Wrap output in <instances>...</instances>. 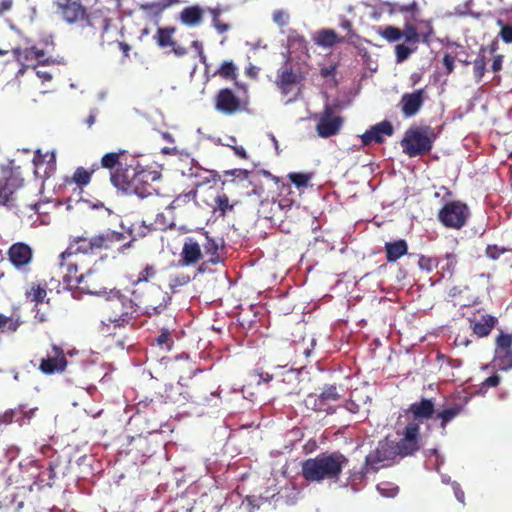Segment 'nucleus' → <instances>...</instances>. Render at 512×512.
Segmentation results:
<instances>
[{"mask_svg": "<svg viewBox=\"0 0 512 512\" xmlns=\"http://www.w3.org/2000/svg\"><path fill=\"white\" fill-rule=\"evenodd\" d=\"M349 459L340 451L322 452L301 462V475L310 483L339 481Z\"/></svg>", "mask_w": 512, "mask_h": 512, "instance_id": "obj_1", "label": "nucleus"}, {"mask_svg": "<svg viewBox=\"0 0 512 512\" xmlns=\"http://www.w3.org/2000/svg\"><path fill=\"white\" fill-rule=\"evenodd\" d=\"M153 172L143 168L141 165H125V169L111 175V184L125 194L136 195L141 199L153 194V187L150 181L155 180Z\"/></svg>", "mask_w": 512, "mask_h": 512, "instance_id": "obj_2", "label": "nucleus"}, {"mask_svg": "<svg viewBox=\"0 0 512 512\" xmlns=\"http://www.w3.org/2000/svg\"><path fill=\"white\" fill-rule=\"evenodd\" d=\"M134 296H127L119 290H111L104 297L100 311L114 328H123L138 318Z\"/></svg>", "mask_w": 512, "mask_h": 512, "instance_id": "obj_3", "label": "nucleus"}, {"mask_svg": "<svg viewBox=\"0 0 512 512\" xmlns=\"http://www.w3.org/2000/svg\"><path fill=\"white\" fill-rule=\"evenodd\" d=\"M220 246V241L211 237L208 232L201 231L185 239L178 263L180 266L195 265L205 255L208 257V262L216 264L220 261L218 253Z\"/></svg>", "mask_w": 512, "mask_h": 512, "instance_id": "obj_4", "label": "nucleus"}, {"mask_svg": "<svg viewBox=\"0 0 512 512\" xmlns=\"http://www.w3.org/2000/svg\"><path fill=\"white\" fill-rule=\"evenodd\" d=\"M132 296L135 298L138 317L156 316L166 310L171 297L157 284H147L142 288L134 289Z\"/></svg>", "mask_w": 512, "mask_h": 512, "instance_id": "obj_5", "label": "nucleus"}, {"mask_svg": "<svg viewBox=\"0 0 512 512\" xmlns=\"http://www.w3.org/2000/svg\"><path fill=\"white\" fill-rule=\"evenodd\" d=\"M434 129L429 125L410 126L404 133L400 145L403 153L409 157L428 154L436 140Z\"/></svg>", "mask_w": 512, "mask_h": 512, "instance_id": "obj_6", "label": "nucleus"}, {"mask_svg": "<svg viewBox=\"0 0 512 512\" xmlns=\"http://www.w3.org/2000/svg\"><path fill=\"white\" fill-rule=\"evenodd\" d=\"M184 382L185 378L180 377L176 386L166 389V399L168 401L180 405L190 401L199 405L209 401L213 396L211 389L206 387L203 382L192 379L190 383Z\"/></svg>", "mask_w": 512, "mask_h": 512, "instance_id": "obj_7", "label": "nucleus"}, {"mask_svg": "<svg viewBox=\"0 0 512 512\" xmlns=\"http://www.w3.org/2000/svg\"><path fill=\"white\" fill-rule=\"evenodd\" d=\"M57 11L68 24L82 29L95 26L96 17L88 13L81 0H57Z\"/></svg>", "mask_w": 512, "mask_h": 512, "instance_id": "obj_8", "label": "nucleus"}, {"mask_svg": "<svg viewBox=\"0 0 512 512\" xmlns=\"http://www.w3.org/2000/svg\"><path fill=\"white\" fill-rule=\"evenodd\" d=\"M470 216L466 203L450 201L438 211L437 219L446 228L459 230L464 227Z\"/></svg>", "mask_w": 512, "mask_h": 512, "instance_id": "obj_9", "label": "nucleus"}, {"mask_svg": "<svg viewBox=\"0 0 512 512\" xmlns=\"http://www.w3.org/2000/svg\"><path fill=\"white\" fill-rule=\"evenodd\" d=\"M366 464L377 472L381 468L393 465L399 460V454L395 448L394 441L387 437L380 440L376 448L366 455Z\"/></svg>", "mask_w": 512, "mask_h": 512, "instance_id": "obj_10", "label": "nucleus"}, {"mask_svg": "<svg viewBox=\"0 0 512 512\" xmlns=\"http://www.w3.org/2000/svg\"><path fill=\"white\" fill-rule=\"evenodd\" d=\"M397 434L400 439L394 442V445L399 454V459L412 456L421 449L420 426L415 421L408 422L402 432H397Z\"/></svg>", "mask_w": 512, "mask_h": 512, "instance_id": "obj_11", "label": "nucleus"}, {"mask_svg": "<svg viewBox=\"0 0 512 512\" xmlns=\"http://www.w3.org/2000/svg\"><path fill=\"white\" fill-rule=\"evenodd\" d=\"M341 398L335 385H325L320 394L310 393L304 400L306 408L315 412H334L333 404Z\"/></svg>", "mask_w": 512, "mask_h": 512, "instance_id": "obj_12", "label": "nucleus"}, {"mask_svg": "<svg viewBox=\"0 0 512 512\" xmlns=\"http://www.w3.org/2000/svg\"><path fill=\"white\" fill-rule=\"evenodd\" d=\"M60 267L65 270L63 273V281L68 286H80L83 290L90 294H95L96 291L88 283V278L93 276L92 271H88L86 274L79 273L77 260L71 258H60Z\"/></svg>", "mask_w": 512, "mask_h": 512, "instance_id": "obj_13", "label": "nucleus"}, {"mask_svg": "<svg viewBox=\"0 0 512 512\" xmlns=\"http://www.w3.org/2000/svg\"><path fill=\"white\" fill-rule=\"evenodd\" d=\"M12 53L16 62L22 66L19 73H23L26 68H36L39 65H46L52 62L49 58H46L44 50L38 49L35 46L24 49L17 47L12 49Z\"/></svg>", "mask_w": 512, "mask_h": 512, "instance_id": "obj_14", "label": "nucleus"}, {"mask_svg": "<svg viewBox=\"0 0 512 512\" xmlns=\"http://www.w3.org/2000/svg\"><path fill=\"white\" fill-rule=\"evenodd\" d=\"M248 101L238 98L231 89L223 88L215 96V108L225 115H233L247 109Z\"/></svg>", "mask_w": 512, "mask_h": 512, "instance_id": "obj_15", "label": "nucleus"}, {"mask_svg": "<svg viewBox=\"0 0 512 512\" xmlns=\"http://www.w3.org/2000/svg\"><path fill=\"white\" fill-rule=\"evenodd\" d=\"M343 125V118L334 115V109L330 105H326L323 112L319 116L316 125V131L321 138H328L339 133Z\"/></svg>", "mask_w": 512, "mask_h": 512, "instance_id": "obj_16", "label": "nucleus"}, {"mask_svg": "<svg viewBox=\"0 0 512 512\" xmlns=\"http://www.w3.org/2000/svg\"><path fill=\"white\" fill-rule=\"evenodd\" d=\"M67 359L61 347L52 345L46 357L42 358L39 370L45 375L61 373L67 367Z\"/></svg>", "mask_w": 512, "mask_h": 512, "instance_id": "obj_17", "label": "nucleus"}, {"mask_svg": "<svg viewBox=\"0 0 512 512\" xmlns=\"http://www.w3.org/2000/svg\"><path fill=\"white\" fill-rule=\"evenodd\" d=\"M427 98L428 95L424 88L411 93H404L400 99L401 112L408 118L415 116L419 113Z\"/></svg>", "mask_w": 512, "mask_h": 512, "instance_id": "obj_18", "label": "nucleus"}, {"mask_svg": "<svg viewBox=\"0 0 512 512\" xmlns=\"http://www.w3.org/2000/svg\"><path fill=\"white\" fill-rule=\"evenodd\" d=\"M435 414V403L431 398H422L419 402H414L405 410V415L411 416V421H415L420 426L426 420L432 419Z\"/></svg>", "mask_w": 512, "mask_h": 512, "instance_id": "obj_19", "label": "nucleus"}, {"mask_svg": "<svg viewBox=\"0 0 512 512\" xmlns=\"http://www.w3.org/2000/svg\"><path fill=\"white\" fill-rule=\"evenodd\" d=\"M126 236L122 232L107 230L101 234L95 235L97 250L125 249L130 247L131 242L123 243Z\"/></svg>", "mask_w": 512, "mask_h": 512, "instance_id": "obj_20", "label": "nucleus"}, {"mask_svg": "<svg viewBox=\"0 0 512 512\" xmlns=\"http://www.w3.org/2000/svg\"><path fill=\"white\" fill-rule=\"evenodd\" d=\"M495 361L504 369L512 368V335L501 333L496 339Z\"/></svg>", "mask_w": 512, "mask_h": 512, "instance_id": "obj_21", "label": "nucleus"}, {"mask_svg": "<svg viewBox=\"0 0 512 512\" xmlns=\"http://www.w3.org/2000/svg\"><path fill=\"white\" fill-rule=\"evenodd\" d=\"M8 259L14 267L21 269L31 263L33 259L32 248L23 242H17L8 249Z\"/></svg>", "mask_w": 512, "mask_h": 512, "instance_id": "obj_22", "label": "nucleus"}, {"mask_svg": "<svg viewBox=\"0 0 512 512\" xmlns=\"http://www.w3.org/2000/svg\"><path fill=\"white\" fill-rule=\"evenodd\" d=\"M95 251H97L95 236H80L76 237L67 247V249L60 254V258H71L77 256L80 253L89 254L94 253Z\"/></svg>", "mask_w": 512, "mask_h": 512, "instance_id": "obj_23", "label": "nucleus"}, {"mask_svg": "<svg viewBox=\"0 0 512 512\" xmlns=\"http://www.w3.org/2000/svg\"><path fill=\"white\" fill-rule=\"evenodd\" d=\"M394 128L391 122L384 120L380 123L375 124L364 134L361 135V141L363 146H368L372 142L381 144L384 142V136H392Z\"/></svg>", "mask_w": 512, "mask_h": 512, "instance_id": "obj_24", "label": "nucleus"}, {"mask_svg": "<svg viewBox=\"0 0 512 512\" xmlns=\"http://www.w3.org/2000/svg\"><path fill=\"white\" fill-rule=\"evenodd\" d=\"M197 189H191L188 192L180 193L166 207L167 211H179L181 214H188L197 207Z\"/></svg>", "mask_w": 512, "mask_h": 512, "instance_id": "obj_25", "label": "nucleus"}, {"mask_svg": "<svg viewBox=\"0 0 512 512\" xmlns=\"http://www.w3.org/2000/svg\"><path fill=\"white\" fill-rule=\"evenodd\" d=\"M497 44L492 43L489 46H481L477 58L473 62V73L476 81H481L485 71L488 55H493L497 50Z\"/></svg>", "mask_w": 512, "mask_h": 512, "instance_id": "obj_26", "label": "nucleus"}, {"mask_svg": "<svg viewBox=\"0 0 512 512\" xmlns=\"http://www.w3.org/2000/svg\"><path fill=\"white\" fill-rule=\"evenodd\" d=\"M126 155L125 150H118L117 152H108L105 153L101 159L99 168H105L109 170V175L111 176L113 173L119 171V169H125V165L122 162V158Z\"/></svg>", "mask_w": 512, "mask_h": 512, "instance_id": "obj_27", "label": "nucleus"}, {"mask_svg": "<svg viewBox=\"0 0 512 512\" xmlns=\"http://www.w3.org/2000/svg\"><path fill=\"white\" fill-rule=\"evenodd\" d=\"M205 9L198 5L185 7L179 14V20L187 27H197L202 24Z\"/></svg>", "mask_w": 512, "mask_h": 512, "instance_id": "obj_28", "label": "nucleus"}, {"mask_svg": "<svg viewBox=\"0 0 512 512\" xmlns=\"http://www.w3.org/2000/svg\"><path fill=\"white\" fill-rule=\"evenodd\" d=\"M180 3V0H160L140 4L139 9L150 18H160L162 13L169 7Z\"/></svg>", "mask_w": 512, "mask_h": 512, "instance_id": "obj_29", "label": "nucleus"}, {"mask_svg": "<svg viewBox=\"0 0 512 512\" xmlns=\"http://www.w3.org/2000/svg\"><path fill=\"white\" fill-rule=\"evenodd\" d=\"M314 43L322 48L330 49L336 44L343 43V39L330 28L320 29L313 37Z\"/></svg>", "mask_w": 512, "mask_h": 512, "instance_id": "obj_30", "label": "nucleus"}, {"mask_svg": "<svg viewBox=\"0 0 512 512\" xmlns=\"http://www.w3.org/2000/svg\"><path fill=\"white\" fill-rule=\"evenodd\" d=\"M384 248L388 263H394L408 253V244L404 239L386 242Z\"/></svg>", "mask_w": 512, "mask_h": 512, "instance_id": "obj_31", "label": "nucleus"}, {"mask_svg": "<svg viewBox=\"0 0 512 512\" xmlns=\"http://www.w3.org/2000/svg\"><path fill=\"white\" fill-rule=\"evenodd\" d=\"M21 186L20 180L10 175L9 177H0V204H6L12 199L14 192Z\"/></svg>", "mask_w": 512, "mask_h": 512, "instance_id": "obj_32", "label": "nucleus"}, {"mask_svg": "<svg viewBox=\"0 0 512 512\" xmlns=\"http://www.w3.org/2000/svg\"><path fill=\"white\" fill-rule=\"evenodd\" d=\"M299 82V76L293 71L292 68H284L278 70L277 86L282 94L287 95L291 87Z\"/></svg>", "mask_w": 512, "mask_h": 512, "instance_id": "obj_33", "label": "nucleus"}, {"mask_svg": "<svg viewBox=\"0 0 512 512\" xmlns=\"http://www.w3.org/2000/svg\"><path fill=\"white\" fill-rule=\"evenodd\" d=\"M496 323L497 319L491 315H483L479 321L470 320L471 329L479 338L488 336Z\"/></svg>", "mask_w": 512, "mask_h": 512, "instance_id": "obj_34", "label": "nucleus"}, {"mask_svg": "<svg viewBox=\"0 0 512 512\" xmlns=\"http://www.w3.org/2000/svg\"><path fill=\"white\" fill-rule=\"evenodd\" d=\"M370 472H372V468L366 464L365 460L361 467H353L348 471L347 485L351 486L354 490H357L358 487L366 480L367 475Z\"/></svg>", "mask_w": 512, "mask_h": 512, "instance_id": "obj_35", "label": "nucleus"}, {"mask_svg": "<svg viewBox=\"0 0 512 512\" xmlns=\"http://www.w3.org/2000/svg\"><path fill=\"white\" fill-rule=\"evenodd\" d=\"M175 32V27H159L154 35V40L161 48L175 46L176 41L173 39Z\"/></svg>", "mask_w": 512, "mask_h": 512, "instance_id": "obj_36", "label": "nucleus"}, {"mask_svg": "<svg viewBox=\"0 0 512 512\" xmlns=\"http://www.w3.org/2000/svg\"><path fill=\"white\" fill-rule=\"evenodd\" d=\"M97 170H99L97 163L93 164L89 170L84 167H77L73 173L72 181L79 187L87 186L91 181L92 174Z\"/></svg>", "mask_w": 512, "mask_h": 512, "instance_id": "obj_37", "label": "nucleus"}, {"mask_svg": "<svg viewBox=\"0 0 512 512\" xmlns=\"http://www.w3.org/2000/svg\"><path fill=\"white\" fill-rule=\"evenodd\" d=\"M462 406L453 404L452 406L443 409L436 414V419L440 421V427L445 430L448 423L455 419L462 412Z\"/></svg>", "mask_w": 512, "mask_h": 512, "instance_id": "obj_38", "label": "nucleus"}, {"mask_svg": "<svg viewBox=\"0 0 512 512\" xmlns=\"http://www.w3.org/2000/svg\"><path fill=\"white\" fill-rule=\"evenodd\" d=\"M151 226H153L155 231H166L167 229L173 228L175 226V222L172 211H168V213L159 212L156 215L154 222L151 223Z\"/></svg>", "mask_w": 512, "mask_h": 512, "instance_id": "obj_39", "label": "nucleus"}, {"mask_svg": "<svg viewBox=\"0 0 512 512\" xmlns=\"http://www.w3.org/2000/svg\"><path fill=\"white\" fill-rule=\"evenodd\" d=\"M23 321L20 316H6L0 313V333H15L22 325Z\"/></svg>", "mask_w": 512, "mask_h": 512, "instance_id": "obj_40", "label": "nucleus"}, {"mask_svg": "<svg viewBox=\"0 0 512 512\" xmlns=\"http://www.w3.org/2000/svg\"><path fill=\"white\" fill-rule=\"evenodd\" d=\"M215 75L225 80H235L237 78V67L231 60L224 61L216 70Z\"/></svg>", "mask_w": 512, "mask_h": 512, "instance_id": "obj_41", "label": "nucleus"}, {"mask_svg": "<svg viewBox=\"0 0 512 512\" xmlns=\"http://www.w3.org/2000/svg\"><path fill=\"white\" fill-rule=\"evenodd\" d=\"M416 50H417L416 45L397 44L394 48L396 62L403 63L410 57V55L412 53L416 52Z\"/></svg>", "mask_w": 512, "mask_h": 512, "instance_id": "obj_42", "label": "nucleus"}, {"mask_svg": "<svg viewBox=\"0 0 512 512\" xmlns=\"http://www.w3.org/2000/svg\"><path fill=\"white\" fill-rule=\"evenodd\" d=\"M157 275V268L155 265L147 264L137 275V279L133 282L134 285L147 283L154 279Z\"/></svg>", "mask_w": 512, "mask_h": 512, "instance_id": "obj_43", "label": "nucleus"}, {"mask_svg": "<svg viewBox=\"0 0 512 512\" xmlns=\"http://www.w3.org/2000/svg\"><path fill=\"white\" fill-rule=\"evenodd\" d=\"M379 35L388 42L399 41L403 37L402 30L398 27L388 25L378 31Z\"/></svg>", "mask_w": 512, "mask_h": 512, "instance_id": "obj_44", "label": "nucleus"}, {"mask_svg": "<svg viewBox=\"0 0 512 512\" xmlns=\"http://www.w3.org/2000/svg\"><path fill=\"white\" fill-rule=\"evenodd\" d=\"M312 176V173L301 172H291L288 174L289 180L299 189L308 187Z\"/></svg>", "mask_w": 512, "mask_h": 512, "instance_id": "obj_45", "label": "nucleus"}, {"mask_svg": "<svg viewBox=\"0 0 512 512\" xmlns=\"http://www.w3.org/2000/svg\"><path fill=\"white\" fill-rule=\"evenodd\" d=\"M152 231H155L153 226L150 224H146L145 221H142L140 223H133L130 227V233L133 235V238L136 237H145Z\"/></svg>", "mask_w": 512, "mask_h": 512, "instance_id": "obj_46", "label": "nucleus"}, {"mask_svg": "<svg viewBox=\"0 0 512 512\" xmlns=\"http://www.w3.org/2000/svg\"><path fill=\"white\" fill-rule=\"evenodd\" d=\"M402 33L407 44L417 46V43L420 42V33L417 32V29L414 25L406 24L402 30Z\"/></svg>", "mask_w": 512, "mask_h": 512, "instance_id": "obj_47", "label": "nucleus"}, {"mask_svg": "<svg viewBox=\"0 0 512 512\" xmlns=\"http://www.w3.org/2000/svg\"><path fill=\"white\" fill-rule=\"evenodd\" d=\"M191 281V277L187 273H177L170 276L169 279V287L172 291H175L176 288L185 286Z\"/></svg>", "mask_w": 512, "mask_h": 512, "instance_id": "obj_48", "label": "nucleus"}, {"mask_svg": "<svg viewBox=\"0 0 512 512\" xmlns=\"http://www.w3.org/2000/svg\"><path fill=\"white\" fill-rule=\"evenodd\" d=\"M215 204V210H218L221 216H225L227 211L233 209V205H230L229 198L226 194L218 195L215 198Z\"/></svg>", "mask_w": 512, "mask_h": 512, "instance_id": "obj_49", "label": "nucleus"}, {"mask_svg": "<svg viewBox=\"0 0 512 512\" xmlns=\"http://www.w3.org/2000/svg\"><path fill=\"white\" fill-rule=\"evenodd\" d=\"M23 414L24 410L22 407L7 411L2 416H0V423L9 424L13 421L19 422Z\"/></svg>", "mask_w": 512, "mask_h": 512, "instance_id": "obj_50", "label": "nucleus"}, {"mask_svg": "<svg viewBox=\"0 0 512 512\" xmlns=\"http://www.w3.org/2000/svg\"><path fill=\"white\" fill-rule=\"evenodd\" d=\"M500 382H501V377L497 373H494L493 375L486 378L480 384L479 392L486 393L488 391V389L497 387L500 384Z\"/></svg>", "mask_w": 512, "mask_h": 512, "instance_id": "obj_51", "label": "nucleus"}, {"mask_svg": "<svg viewBox=\"0 0 512 512\" xmlns=\"http://www.w3.org/2000/svg\"><path fill=\"white\" fill-rule=\"evenodd\" d=\"M46 158H49L48 160V164L50 166L51 169L54 168L55 166V163H56V160H55V155L53 153L49 154V153H46V154H41L40 150H37L35 155H34V164L36 167H40L46 160Z\"/></svg>", "mask_w": 512, "mask_h": 512, "instance_id": "obj_52", "label": "nucleus"}, {"mask_svg": "<svg viewBox=\"0 0 512 512\" xmlns=\"http://www.w3.org/2000/svg\"><path fill=\"white\" fill-rule=\"evenodd\" d=\"M156 343L160 347H165L170 350L174 344L170 331L168 329H163L161 334L156 338Z\"/></svg>", "mask_w": 512, "mask_h": 512, "instance_id": "obj_53", "label": "nucleus"}, {"mask_svg": "<svg viewBox=\"0 0 512 512\" xmlns=\"http://www.w3.org/2000/svg\"><path fill=\"white\" fill-rule=\"evenodd\" d=\"M508 251L505 247H499L498 245H488L486 247V256L492 260H497L499 257Z\"/></svg>", "mask_w": 512, "mask_h": 512, "instance_id": "obj_54", "label": "nucleus"}, {"mask_svg": "<svg viewBox=\"0 0 512 512\" xmlns=\"http://www.w3.org/2000/svg\"><path fill=\"white\" fill-rule=\"evenodd\" d=\"M32 300L36 302V304L42 303L47 295L45 287L40 285H33L32 288Z\"/></svg>", "mask_w": 512, "mask_h": 512, "instance_id": "obj_55", "label": "nucleus"}, {"mask_svg": "<svg viewBox=\"0 0 512 512\" xmlns=\"http://www.w3.org/2000/svg\"><path fill=\"white\" fill-rule=\"evenodd\" d=\"M421 270L431 272L437 266V261L434 258L421 256L418 261Z\"/></svg>", "mask_w": 512, "mask_h": 512, "instance_id": "obj_56", "label": "nucleus"}, {"mask_svg": "<svg viewBox=\"0 0 512 512\" xmlns=\"http://www.w3.org/2000/svg\"><path fill=\"white\" fill-rule=\"evenodd\" d=\"M191 47L197 52L200 62L205 64L207 57L204 52L203 43L199 40H194L191 42Z\"/></svg>", "mask_w": 512, "mask_h": 512, "instance_id": "obj_57", "label": "nucleus"}, {"mask_svg": "<svg viewBox=\"0 0 512 512\" xmlns=\"http://www.w3.org/2000/svg\"><path fill=\"white\" fill-rule=\"evenodd\" d=\"M499 35L505 43H512V25L503 24Z\"/></svg>", "mask_w": 512, "mask_h": 512, "instance_id": "obj_58", "label": "nucleus"}, {"mask_svg": "<svg viewBox=\"0 0 512 512\" xmlns=\"http://www.w3.org/2000/svg\"><path fill=\"white\" fill-rule=\"evenodd\" d=\"M442 62H443V65L446 69V74L447 75H450L453 73L454 71V62H455V57L446 53L444 54L443 56V59H442Z\"/></svg>", "mask_w": 512, "mask_h": 512, "instance_id": "obj_59", "label": "nucleus"}, {"mask_svg": "<svg viewBox=\"0 0 512 512\" xmlns=\"http://www.w3.org/2000/svg\"><path fill=\"white\" fill-rule=\"evenodd\" d=\"M340 37L341 39H343V43H347L354 46H356V44L361 39L360 35L355 31V29L352 32L346 33L345 36Z\"/></svg>", "mask_w": 512, "mask_h": 512, "instance_id": "obj_60", "label": "nucleus"}, {"mask_svg": "<svg viewBox=\"0 0 512 512\" xmlns=\"http://www.w3.org/2000/svg\"><path fill=\"white\" fill-rule=\"evenodd\" d=\"M212 26L217 30L218 33L223 34L227 32L231 26L219 19H212Z\"/></svg>", "mask_w": 512, "mask_h": 512, "instance_id": "obj_61", "label": "nucleus"}, {"mask_svg": "<svg viewBox=\"0 0 512 512\" xmlns=\"http://www.w3.org/2000/svg\"><path fill=\"white\" fill-rule=\"evenodd\" d=\"M336 70H337L336 64L325 66L320 69V75L322 78H328V77L333 76L335 74Z\"/></svg>", "mask_w": 512, "mask_h": 512, "instance_id": "obj_62", "label": "nucleus"}, {"mask_svg": "<svg viewBox=\"0 0 512 512\" xmlns=\"http://www.w3.org/2000/svg\"><path fill=\"white\" fill-rule=\"evenodd\" d=\"M283 382H293V381H298V378H299V374L296 370L294 369H289V370H286L285 373L283 374Z\"/></svg>", "mask_w": 512, "mask_h": 512, "instance_id": "obj_63", "label": "nucleus"}, {"mask_svg": "<svg viewBox=\"0 0 512 512\" xmlns=\"http://www.w3.org/2000/svg\"><path fill=\"white\" fill-rule=\"evenodd\" d=\"M273 20L280 26H285L287 24L288 17L282 11H276L273 14Z\"/></svg>", "mask_w": 512, "mask_h": 512, "instance_id": "obj_64", "label": "nucleus"}]
</instances>
